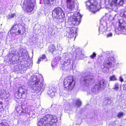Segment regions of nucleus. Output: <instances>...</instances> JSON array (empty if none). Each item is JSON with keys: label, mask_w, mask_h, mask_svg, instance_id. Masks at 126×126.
<instances>
[{"label": "nucleus", "mask_w": 126, "mask_h": 126, "mask_svg": "<svg viewBox=\"0 0 126 126\" xmlns=\"http://www.w3.org/2000/svg\"><path fill=\"white\" fill-rule=\"evenodd\" d=\"M31 81L29 82V84L31 87V89L33 90L32 92H39L40 91H42L45 89L42 82H41L39 77L37 76H33L31 77Z\"/></svg>", "instance_id": "1"}, {"label": "nucleus", "mask_w": 126, "mask_h": 126, "mask_svg": "<svg viewBox=\"0 0 126 126\" xmlns=\"http://www.w3.org/2000/svg\"><path fill=\"white\" fill-rule=\"evenodd\" d=\"M58 118L55 116L51 114H47L43 118H41L38 122V126H53L52 123L57 122Z\"/></svg>", "instance_id": "2"}, {"label": "nucleus", "mask_w": 126, "mask_h": 126, "mask_svg": "<svg viewBox=\"0 0 126 126\" xmlns=\"http://www.w3.org/2000/svg\"><path fill=\"white\" fill-rule=\"evenodd\" d=\"M52 15L53 17L57 19L59 22H61L64 20L63 18L65 17V13L61 8L56 7L53 10Z\"/></svg>", "instance_id": "3"}, {"label": "nucleus", "mask_w": 126, "mask_h": 126, "mask_svg": "<svg viewBox=\"0 0 126 126\" xmlns=\"http://www.w3.org/2000/svg\"><path fill=\"white\" fill-rule=\"evenodd\" d=\"M107 82L102 80L95 83V85L91 89V91L95 93L99 92L100 90L104 89L106 87Z\"/></svg>", "instance_id": "4"}, {"label": "nucleus", "mask_w": 126, "mask_h": 126, "mask_svg": "<svg viewBox=\"0 0 126 126\" xmlns=\"http://www.w3.org/2000/svg\"><path fill=\"white\" fill-rule=\"evenodd\" d=\"M87 8L94 14H95L99 9L97 8V3L95 0H89L86 2Z\"/></svg>", "instance_id": "5"}, {"label": "nucleus", "mask_w": 126, "mask_h": 126, "mask_svg": "<svg viewBox=\"0 0 126 126\" xmlns=\"http://www.w3.org/2000/svg\"><path fill=\"white\" fill-rule=\"evenodd\" d=\"M63 83L64 87L70 90L72 89L75 84L73 77L72 76L66 77L63 81Z\"/></svg>", "instance_id": "6"}, {"label": "nucleus", "mask_w": 126, "mask_h": 126, "mask_svg": "<svg viewBox=\"0 0 126 126\" xmlns=\"http://www.w3.org/2000/svg\"><path fill=\"white\" fill-rule=\"evenodd\" d=\"M60 59L61 63L60 65V68L63 70L67 69L71 62L67 56H63Z\"/></svg>", "instance_id": "7"}, {"label": "nucleus", "mask_w": 126, "mask_h": 126, "mask_svg": "<svg viewBox=\"0 0 126 126\" xmlns=\"http://www.w3.org/2000/svg\"><path fill=\"white\" fill-rule=\"evenodd\" d=\"M81 16L79 12H76V14L72 18V20L70 24L73 25L77 26L80 23L81 20Z\"/></svg>", "instance_id": "8"}, {"label": "nucleus", "mask_w": 126, "mask_h": 126, "mask_svg": "<svg viewBox=\"0 0 126 126\" xmlns=\"http://www.w3.org/2000/svg\"><path fill=\"white\" fill-rule=\"evenodd\" d=\"M34 5L31 0H25L23 3V7L27 12H30L32 11Z\"/></svg>", "instance_id": "9"}, {"label": "nucleus", "mask_w": 126, "mask_h": 126, "mask_svg": "<svg viewBox=\"0 0 126 126\" xmlns=\"http://www.w3.org/2000/svg\"><path fill=\"white\" fill-rule=\"evenodd\" d=\"M125 21L124 19H121L119 21V25L117 30L120 33L126 34V18Z\"/></svg>", "instance_id": "10"}, {"label": "nucleus", "mask_w": 126, "mask_h": 126, "mask_svg": "<svg viewBox=\"0 0 126 126\" xmlns=\"http://www.w3.org/2000/svg\"><path fill=\"white\" fill-rule=\"evenodd\" d=\"M94 77L92 74H89L83 78V83L85 86H88L93 81Z\"/></svg>", "instance_id": "11"}, {"label": "nucleus", "mask_w": 126, "mask_h": 126, "mask_svg": "<svg viewBox=\"0 0 126 126\" xmlns=\"http://www.w3.org/2000/svg\"><path fill=\"white\" fill-rule=\"evenodd\" d=\"M114 58L110 57L108 59L107 58L104 63V66L109 68V67L113 66L114 64Z\"/></svg>", "instance_id": "12"}, {"label": "nucleus", "mask_w": 126, "mask_h": 126, "mask_svg": "<svg viewBox=\"0 0 126 126\" xmlns=\"http://www.w3.org/2000/svg\"><path fill=\"white\" fill-rule=\"evenodd\" d=\"M28 53V52L25 50L20 49L18 52V54H17V56H18V59L20 58L24 60L25 59L28 58L29 55Z\"/></svg>", "instance_id": "13"}, {"label": "nucleus", "mask_w": 126, "mask_h": 126, "mask_svg": "<svg viewBox=\"0 0 126 126\" xmlns=\"http://www.w3.org/2000/svg\"><path fill=\"white\" fill-rule=\"evenodd\" d=\"M67 7L70 10H73L76 5L77 8H78V4L76 3L74 0H66Z\"/></svg>", "instance_id": "14"}, {"label": "nucleus", "mask_w": 126, "mask_h": 126, "mask_svg": "<svg viewBox=\"0 0 126 126\" xmlns=\"http://www.w3.org/2000/svg\"><path fill=\"white\" fill-rule=\"evenodd\" d=\"M24 87H20L18 89V93H16L15 95L17 98L19 99L23 97V95L26 92V90L24 89Z\"/></svg>", "instance_id": "15"}, {"label": "nucleus", "mask_w": 126, "mask_h": 126, "mask_svg": "<svg viewBox=\"0 0 126 126\" xmlns=\"http://www.w3.org/2000/svg\"><path fill=\"white\" fill-rule=\"evenodd\" d=\"M56 92V88L53 87H49L47 91V94L51 97H52L55 95V93Z\"/></svg>", "instance_id": "16"}, {"label": "nucleus", "mask_w": 126, "mask_h": 126, "mask_svg": "<svg viewBox=\"0 0 126 126\" xmlns=\"http://www.w3.org/2000/svg\"><path fill=\"white\" fill-rule=\"evenodd\" d=\"M109 3L111 6L114 4L117 3L120 5H122L123 3V0H108Z\"/></svg>", "instance_id": "17"}, {"label": "nucleus", "mask_w": 126, "mask_h": 126, "mask_svg": "<svg viewBox=\"0 0 126 126\" xmlns=\"http://www.w3.org/2000/svg\"><path fill=\"white\" fill-rule=\"evenodd\" d=\"M26 31V28L22 27V28H19L18 30H17L16 33H17L18 34H23Z\"/></svg>", "instance_id": "18"}, {"label": "nucleus", "mask_w": 126, "mask_h": 126, "mask_svg": "<svg viewBox=\"0 0 126 126\" xmlns=\"http://www.w3.org/2000/svg\"><path fill=\"white\" fill-rule=\"evenodd\" d=\"M107 28L106 26H104L102 24H101L99 28V31L105 32L107 30Z\"/></svg>", "instance_id": "19"}, {"label": "nucleus", "mask_w": 126, "mask_h": 126, "mask_svg": "<svg viewBox=\"0 0 126 126\" xmlns=\"http://www.w3.org/2000/svg\"><path fill=\"white\" fill-rule=\"evenodd\" d=\"M54 0H43L44 2L45 5L47 7H49L50 6L51 3L50 1H52Z\"/></svg>", "instance_id": "20"}, {"label": "nucleus", "mask_w": 126, "mask_h": 126, "mask_svg": "<svg viewBox=\"0 0 126 126\" xmlns=\"http://www.w3.org/2000/svg\"><path fill=\"white\" fill-rule=\"evenodd\" d=\"M76 57H79L81 59H82L84 58V56L82 53L81 51L80 50L79 51V52H77Z\"/></svg>", "instance_id": "21"}, {"label": "nucleus", "mask_w": 126, "mask_h": 126, "mask_svg": "<svg viewBox=\"0 0 126 126\" xmlns=\"http://www.w3.org/2000/svg\"><path fill=\"white\" fill-rule=\"evenodd\" d=\"M120 16L123 17L125 19L126 18V11H125L123 10H121V12L120 14Z\"/></svg>", "instance_id": "22"}, {"label": "nucleus", "mask_w": 126, "mask_h": 126, "mask_svg": "<svg viewBox=\"0 0 126 126\" xmlns=\"http://www.w3.org/2000/svg\"><path fill=\"white\" fill-rule=\"evenodd\" d=\"M48 49L51 52H53L56 49L55 46L53 45H50Z\"/></svg>", "instance_id": "23"}, {"label": "nucleus", "mask_w": 126, "mask_h": 126, "mask_svg": "<svg viewBox=\"0 0 126 126\" xmlns=\"http://www.w3.org/2000/svg\"><path fill=\"white\" fill-rule=\"evenodd\" d=\"M105 103H106V104L107 103L109 104H110L112 102V101L111 100L110 97H106L105 98Z\"/></svg>", "instance_id": "24"}, {"label": "nucleus", "mask_w": 126, "mask_h": 126, "mask_svg": "<svg viewBox=\"0 0 126 126\" xmlns=\"http://www.w3.org/2000/svg\"><path fill=\"white\" fill-rule=\"evenodd\" d=\"M46 56L44 54L42 55H41L40 56V58H39L38 59V61L37 62V63H40V62L41 60H43L45 59Z\"/></svg>", "instance_id": "25"}, {"label": "nucleus", "mask_w": 126, "mask_h": 126, "mask_svg": "<svg viewBox=\"0 0 126 126\" xmlns=\"http://www.w3.org/2000/svg\"><path fill=\"white\" fill-rule=\"evenodd\" d=\"M81 101L78 99H77L76 102V105L78 107L80 106L81 105Z\"/></svg>", "instance_id": "26"}, {"label": "nucleus", "mask_w": 126, "mask_h": 126, "mask_svg": "<svg viewBox=\"0 0 126 126\" xmlns=\"http://www.w3.org/2000/svg\"><path fill=\"white\" fill-rule=\"evenodd\" d=\"M69 29H70V33H73V34H74V33L75 32H76V29L75 28V27H71L70 28H69Z\"/></svg>", "instance_id": "27"}, {"label": "nucleus", "mask_w": 126, "mask_h": 126, "mask_svg": "<svg viewBox=\"0 0 126 126\" xmlns=\"http://www.w3.org/2000/svg\"><path fill=\"white\" fill-rule=\"evenodd\" d=\"M16 16V13L11 14L8 16V19H10L14 18L15 16Z\"/></svg>", "instance_id": "28"}, {"label": "nucleus", "mask_w": 126, "mask_h": 126, "mask_svg": "<svg viewBox=\"0 0 126 126\" xmlns=\"http://www.w3.org/2000/svg\"><path fill=\"white\" fill-rule=\"evenodd\" d=\"M66 35L69 38H71L73 37L74 34L73 33H70V32H67Z\"/></svg>", "instance_id": "29"}, {"label": "nucleus", "mask_w": 126, "mask_h": 126, "mask_svg": "<svg viewBox=\"0 0 126 126\" xmlns=\"http://www.w3.org/2000/svg\"><path fill=\"white\" fill-rule=\"evenodd\" d=\"M18 28V25L17 24H15L13 25L11 28L13 29V30L15 31L16 32H17V30Z\"/></svg>", "instance_id": "30"}, {"label": "nucleus", "mask_w": 126, "mask_h": 126, "mask_svg": "<svg viewBox=\"0 0 126 126\" xmlns=\"http://www.w3.org/2000/svg\"><path fill=\"white\" fill-rule=\"evenodd\" d=\"M119 86L118 84L117 83H116L114 84L113 89L117 91L118 89Z\"/></svg>", "instance_id": "31"}, {"label": "nucleus", "mask_w": 126, "mask_h": 126, "mask_svg": "<svg viewBox=\"0 0 126 126\" xmlns=\"http://www.w3.org/2000/svg\"><path fill=\"white\" fill-rule=\"evenodd\" d=\"M10 32V33L11 35H13L14 33H16V32L12 28L9 31V33Z\"/></svg>", "instance_id": "32"}, {"label": "nucleus", "mask_w": 126, "mask_h": 126, "mask_svg": "<svg viewBox=\"0 0 126 126\" xmlns=\"http://www.w3.org/2000/svg\"><path fill=\"white\" fill-rule=\"evenodd\" d=\"M110 80L111 81H114L116 80V78H115L114 76H110Z\"/></svg>", "instance_id": "33"}, {"label": "nucleus", "mask_w": 126, "mask_h": 126, "mask_svg": "<svg viewBox=\"0 0 126 126\" xmlns=\"http://www.w3.org/2000/svg\"><path fill=\"white\" fill-rule=\"evenodd\" d=\"M57 47L58 49L60 51H61L62 50V47L60 44H58L57 45Z\"/></svg>", "instance_id": "34"}, {"label": "nucleus", "mask_w": 126, "mask_h": 126, "mask_svg": "<svg viewBox=\"0 0 126 126\" xmlns=\"http://www.w3.org/2000/svg\"><path fill=\"white\" fill-rule=\"evenodd\" d=\"M57 63L55 61H52L51 63V66L52 67H54Z\"/></svg>", "instance_id": "35"}, {"label": "nucleus", "mask_w": 126, "mask_h": 126, "mask_svg": "<svg viewBox=\"0 0 126 126\" xmlns=\"http://www.w3.org/2000/svg\"><path fill=\"white\" fill-rule=\"evenodd\" d=\"M124 115L123 113L119 112L117 114V117L118 118H120L121 116Z\"/></svg>", "instance_id": "36"}, {"label": "nucleus", "mask_w": 126, "mask_h": 126, "mask_svg": "<svg viewBox=\"0 0 126 126\" xmlns=\"http://www.w3.org/2000/svg\"><path fill=\"white\" fill-rule=\"evenodd\" d=\"M96 54L95 52H93V54L90 56V57L91 58L93 59L95 57H96Z\"/></svg>", "instance_id": "37"}, {"label": "nucleus", "mask_w": 126, "mask_h": 126, "mask_svg": "<svg viewBox=\"0 0 126 126\" xmlns=\"http://www.w3.org/2000/svg\"><path fill=\"white\" fill-rule=\"evenodd\" d=\"M28 109H22L21 112L23 113L24 114L26 113Z\"/></svg>", "instance_id": "38"}, {"label": "nucleus", "mask_w": 126, "mask_h": 126, "mask_svg": "<svg viewBox=\"0 0 126 126\" xmlns=\"http://www.w3.org/2000/svg\"><path fill=\"white\" fill-rule=\"evenodd\" d=\"M56 109H55L57 111L58 110H61L62 109V107L61 106H58L57 108H56Z\"/></svg>", "instance_id": "39"}, {"label": "nucleus", "mask_w": 126, "mask_h": 126, "mask_svg": "<svg viewBox=\"0 0 126 126\" xmlns=\"http://www.w3.org/2000/svg\"><path fill=\"white\" fill-rule=\"evenodd\" d=\"M107 37H111L112 36V34L111 33H110L107 34Z\"/></svg>", "instance_id": "40"}, {"label": "nucleus", "mask_w": 126, "mask_h": 126, "mask_svg": "<svg viewBox=\"0 0 126 126\" xmlns=\"http://www.w3.org/2000/svg\"><path fill=\"white\" fill-rule=\"evenodd\" d=\"M124 90H126V84L123 85Z\"/></svg>", "instance_id": "41"}, {"label": "nucleus", "mask_w": 126, "mask_h": 126, "mask_svg": "<svg viewBox=\"0 0 126 126\" xmlns=\"http://www.w3.org/2000/svg\"><path fill=\"white\" fill-rule=\"evenodd\" d=\"M0 126H7V125H4L3 123L0 124Z\"/></svg>", "instance_id": "42"}, {"label": "nucleus", "mask_w": 126, "mask_h": 126, "mask_svg": "<svg viewBox=\"0 0 126 126\" xmlns=\"http://www.w3.org/2000/svg\"><path fill=\"white\" fill-rule=\"evenodd\" d=\"M120 81L122 82L123 81V79L122 78L121 76L120 77Z\"/></svg>", "instance_id": "43"}, {"label": "nucleus", "mask_w": 126, "mask_h": 126, "mask_svg": "<svg viewBox=\"0 0 126 126\" xmlns=\"http://www.w3.org/2000/svg\"><path fill=\"white\" fill-rule=\"evenodd\" d=\"M1 103H2V102H0V104H1Z\"/></svg>", "instance_id": "44"}]
</instances>
